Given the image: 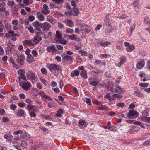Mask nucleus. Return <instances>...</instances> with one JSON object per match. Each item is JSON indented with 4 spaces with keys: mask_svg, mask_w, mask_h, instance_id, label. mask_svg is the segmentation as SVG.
<instances>
[{
    "mask_svg": "<svg viewBox=\"0 0 150 150\" xmlns=\"http://www.w3.org/2000/svg\"><path fill=\"white\" fill-rule=\"evenodd\" d=\"M144 22L146 24L150 23V20L149 17H146L144 18Z\"/></svg>",
    "mask_w": 150,
    "mask_h": 150,
    "instance_id": "nucleus-50",
    "label": "nucleus"
},
{
    "mask_svg": "<svg viewBox=\"0 0 150 150\" xmlns=\"http://www.w3.org/2000/svg\"><path fill=\"white\" fill-rule=\"evenodd\" d=\"M28 29L29 31L31 33H33L34 32V29L31 26L28 27Z\"/></svg>",
    "mask_w": 150,
    "mask_h": 150,
    "instance_id": "nucleus-64",
    "label": "nucleus"
},
{
    "mask_svg": "<svg viewBox=\"0 0 150 150\" xmlns=\"http://www.w3.org/2000/svg\"><path fill=\"white\" fill-rule=\"evenodd\" d=\"M42 38L41 36L39 35H37L34 37L33 40V41L35 44L38 43L41 40Z\"/></svg>",
    "mask_w": 150,
    "mask_h": 150,
    "instance_id": "nucleus-14",
    "label": "nucleus"
},
{
    "mask_svg": "<svg viewBox=\"0 0 150 150\" xmlns=\"http://www.w3.org/2000/svg\"><path fill=\"white\" fill-rule=\"evenodd\" d=\"M47 50L48 52H51L53 54L55 53L57 51L56 47L54 45H51L47 47Z\"/></svg>",
    "mask_w": 150,
    "mask_h": 150,
    "instance_id": "nucleus-9",
    "label": "nucleus"
},
{
    "mask_svg": "<svg viewBox=\"0 0 150 150\" xmlns=\"http://www.w3.org/2000/svg\"><path fill=\"white\" fill-rule=\"evenodd\" d=\"M16 106L15 104L11 105L10 106V109L11 110H15L16 108Z\"/></svg>",
    "mask_w": 150,
    "mask_h": 150,
    "instance_id": "nucleus-60",
    "label": "nucleus"
},
{
    "mask_svg": "<svg viewBox=\"0 0 150 150\" xmlns=\"http://www.w3.org/2000/svg\"><path fill=\"white\" fill-rule=\"evenodd\" d=\"M25 43L29 45L30 46H33L34 44H33L30 40H27L24 41Z\"/></svg>",
    "mask_w": 150,
    "mask_h": 150,
    "instance_id": "nucleus-40",
    "label": "nucleus"
},
{
    "mask_svg": "<svg viewBox=\"0 0 150 150\" xmlns=\"http://www.w3.org/2000/svg\"><path fill=\"white\" fill-rule=\"evenodd\" d=\"M35 18L34 16L33 15L29 16L28 17V19L29 21H32Z\"/></svg>",
    "mask_w": 150,
    "mask_h": 150,
    "instance_id": "nucleus-58",
    "label": "nucleus"
},
{
    "mask_svg": "<svg viewBox=\"0 0 150 150\" xmlns=\"http://www.w3.org/2000/svg\"><path fill=\"white\" fill-rule=\"evenodd\" d=\"M85 101L89 105H91V99L89 98H86Z\"/></svg>",
    "mask_w": 150,
    "mask_h": 150,
    "instance_id": "nucleus-44",
    "label": "nucleus"
},
{
    "mask_svg": "<svg viewBox=\"0 0 150 150\" xmlns=\"http://www.w3.org/2000/svg\"><path fill=\"white\" fill-rule=\"evenodd\" d=\"M66 32L67 33L72 34L74 33L73 29L70 28H67L66 30Z\"/></svg>",
    "mask_w": 150,
    "mask_h": 150,
    "instance_id": "nucleus-41",
    "label": "nucleus"
},
{
    "mask_svg": "<svg viewBox=\"0 0 150 150\" xmlns=\"http://www.w3.org/2000/svg\"><path fill=\"white\" fill-rule=\"evenodd\" d=\"M24 114V111L23 110L21 109L18 110L17 113V115L20 117L22 116Z\"/></svg>",
    "mask_w": 150,
    "mask_h": 150,
    "instance_id": "nucleus-31",
    "label": "nucleus"
},
{
    "mask_svg": "<svg viewBox=\"0 0 150 150\" xmlns=\"http://www.w3.org/2000/svg\"><path fill=\"white\" fill-rule=\"evenodd\" d=\"M42 83L44 84L46 86H49V83L45 79L42 78L40 79Z\"/></svg>",
    "mask_w": 150,
    "mask_h": 150,
    "instance_id": "nucleus-28",
    "label": "nucleus"
},
{
    "mask_svg": "<svg viewBox=\"0 0 150 150\" xmlns=\"http://www.w3.org/2000/svg\"><path fill=\"white\" fill-rule=\"evenodd\" d=\"M63 62L68 64L69 62H73V58L71 56H69L65 54H63L62 55Z\"/></svg>",
    "mask_w": 150,
    "mask_h": 150,
    "instance_id": "nucleus-2",
    "label": "nucleus"
},
{
    "mask_svg": "<svg viewBox=\"0 0 150 150\" xmlns=\"http://www.w3.org/2000/svg\"><path fill=\"white\" fill-rule=\"evenodd\" d=\"M81 30L82 31H84L86 33H88L89 32V30L88 28V26L86 25H81Z\"/></svg>",
    "mask_w": 150,
    "mask_h": 150,
    "instance_id": "nucleus-21",
    "label": "nucleus"
},
{
    "mask_svg": "<svg viewBox=\"0 0 150 150\" xmlns=\"http://www.w3.org/2000/svg\"><path fill=\"white\" fill-rule=\"evenodd\" d=\"M35 32L36 33L38 34H40L43 33L42 31L40 29V27L39 28L38 27H35Z\"/></svg>",
    "mask_w": 150,
    "mask_h": 150,
    "instance_id": "nucleus-23",
    "label": "nucleus"
},
{
    "mask_svg": "<svg viewBox=\"0 0 150 150\" xmlns=\"http://www.w3.org/2000/svg\"><path fill=\"white\" fill-rule=\"evenodd\" d=\"M47 18L48 21L49 22L51 23H52V22H53V18L52 16H47Z\"/></svg>",
    "mask_w": 150,
    "mask_h": 150,
    "instance_id": "nucleus-49",
    "label": "nucleus"
},
{
    "mask_svg": "<svg viewBox=\"0 0 150 150\" xmlns=\"http://www.w3.org/2000/svg\"><path fill=\"white\" fill-rule=\"evenodd\" d=\"M145 65V61L144 59H141L137 62L136 67L138 69H141Z\"/></svg>",
    "mask_w": 150,
    "mask_h": 150,
    "instance_id": "nucleus-7",
    "label": "nucleus"
},
{
    "mask_svg": "<svg viewBox=\"0 0 150 150\" xmlns=\"http://www.w3.org/2000/svg\"><path fill=\"white\" fill-rule=\"evenodd\" d=\"M113 83L111 81H108L106 83L105 87L108 91L114 92L115 91L113 90Z\"/></svg>",
    "mask_w": 150,
    "mask_h": 150,
    "instance_id": "nucleus-5",
    "label": "nucleus"
},
{
    "mask_svg": "<svg viewBox=\"0 0 150 150\" xmlns=\"http://www.w3.org/2000/svg\"><path fill=\"white\" fill-rule=\"evenodd\" d=\"M66 35H67L69 37V39L71 40H74L77 42H79L80 40V39L76 34Z\"/></svg>",
    "mask_w": 150,
    "mask_h": 150,
    "instance_id": "nucleus-8",
    "label": "nucleus"
},
{
    "mask_svg": "<svg viewBox=\"0 0 150 150\" xmlns=\"http://www.w3.org/2000/svg\"><path fill=\"white\" fill-rule=\"evenodd\" d=\"M57 48L59 50H63V46L59 45H57Z\"/></svg>",
    "mask_w": 150,
    "mask_h": 150,
    "instance_id": "nucleus-63",
    "label": "nucleus"
},
{
    "mask_svg": "<svg viewBox=\"0 0 150 150\" xmlns=\"http://www.w3.org/2000/svg\"><path fill=\"white\" fill-rule=\"evenodd\" d=\"M81 75L85 79L87 78V72L86 71H83L81 73Z\"/></svg>",
    "mask_w": 150,
    "mask_h": 150,
    "instance_id": "nucleus-34",
    "label": "nucleus"
},
{
    "mask_svg": "<svg viewBox=\"0 0 150 150\" xmlns=\"http://www.w3.org/2000/svg\"><path fill=\"white\" fill-rule=\"evenodd\" d=\"M18 9L17 5L15 4L11 6V9L14 11H16Z\"/></svg>",
    "mask_w": 150,
    "mask_h": 150,
    "instance_id": "nucleus-33",
    "label": "nucleus"
},
{
    "mask_svg": "<svg viewBox=\"0 0 150 150\" xmlns=\"http://www.w3.org/2000/svg\"><path fill=\"white\" fill-rule=\"evenodd\" d=\"M78 52L82 56H87V52L82 50H80Z\"/></svg>",
    "mask_w": 150,
    "mask_h": 150,
    "instance_id": "nucleus-26",
    "label": "nucleus"
},
{
    "mask_svg": "<svg viewBox=\"0 0 150 150\" xmlns=\"http://www.w3.org/2000/svg\"><path fill=\"white\" fill-rule=\"evenodd\" d=\"M15 4L14 2L13 1H11L8 2L7 4L8 6H12Z\"/></svg>",
    "mask_w": 150,
    "mask_h": 150,
    "instance_id": "nucleus-45",
    "label": "nucleus"
},
{
    "mask_svg": "<svg viewBox=\"0 0 150 150\" xmlns=\"http://www.w3.org/2000/svg\"><path fill=\"white\" fill-rule=\"evenodd\" d=\"M86 124L85 121L82 119L80 120L78 123V125L79 127L80 126V125H84Z\"/></svg>",
    "mask_w": 150,
    "mask_h": 150,
    "instance_id": "nucleus-35",
    "label": "nucleus"
},
{
    "mask_svg": "<svg viewBox=\"0 0 150 150\" xmlns=\"http://www.w3.org/2000/svg\"><path fill=\"white\" fill-rule=\"evenodd\" d=\"M116 92L118 93H121L122 92L121 88L119 86L115 88Z\"/></svg>",
    "mask_w": 150,
    "mask_h": 150,
    "instance_id": "nucleus-38",
    "label": "nucleus"
},
{
    "mask_svg": "<svg viewBox=\"0 0 150 150\" xmlns=\"http://www.w3.org/2000/svg\"><path fill=\"white\" fill-rule=\"evenodd\" d=\"M25 57L23 54H21L18 56V61L20 64L23 65L24 64V59Z\"/></svg>",
    "mask_w": 150,
    "mask_h": 150,
    "instance_id": "nucleus-12",
    "label": "nucleus"
},
{
    "mask_svg": "<svg viewBox=\"0 0 150 150\" xmlns=\"http://www.w3.org/2000/svg\"><path fill=\"white\" fill-rule=\"evenodd\" d=\"M47 67L49 70L51 71L53 70L60 71L61 70V66L59 65H57L55 63L48 64Z\"/></svg>",
    "mask_w": 150,
    "mask_h": 150,
    "instance_id": "nucleus-1",
    "label": "nucleus"
},
{
    "mask_svg": "<svg viewBox=\"0 0 150 150\" xmlns=\"http://www.w3.org/2000/svg\"><path fill=\"white\" fill-rule=\"evenodd\" d=\"M103 127L105 129L108 128L110 131L113 130V128L111 126H104Z\"/></svg>",
    "mask_w": 150,
    "mask_h": 150,
    "instance_id": "nucleus-56",
    "label": "nucleus"
},
{
    "mask_svg": "<svg viewBox=\"0 0 150 150\" xmlns=\"http://www.w3.org/2000/svg\"><path fill=\"white\" fill-rule=\"evenodd\" d=\"M112 96L115 98H121L122 97V96L119 94H115L112 95Z\"/></svg>",
    "mask_w": 150,
    "mask_h": 150,
    "instance_id": "nucleus-55",
    "label": "nucleus"
},
{
    "mask_svg": "<svg viewBox=\"0 0 150 150\" xmlns=\"http://www.w3.org/2000/svg\"><path fill=\"white\" fill-rule=\"evenodd\" d=\"M38 18L40 21H43L45 19V17L42 15L41 13H37Z\"/></svg>",
    "mask_w": 150,
    "mask_h": 150,
    "instance_id": "nucleus-17",
    "label": "nucleus"
},
{
    "mask_svg": "<svg viewBox=\"0 0 150 150\" xmlns=\"http://www.w3.org/2000/svg\"><path fill=\"white\" fill-rule=\"evenodd\" d=\"M134 94L136 96L140 97H142V94L136 91H134Z\"/></svg>",
    "mask_w": 150,
    "mask_h": 150,
    "instance_id": "nucleus-46",
    "label": "nucleus"
},
{
    "mask_svg": "<svg viewBox=\"0 0 150 150\" xmlns=\"http://www.w3.org/2000/svg\"><path fill=\"white\" fill-rule=\"evenodd\" d=\"M20 146L22 147L25 148L27 146L26 142L24 141H21Z\"/></svg>",
    "mask_w": 150,
    "mask_h": 150,
    "instance_id": "nucleus-32",
    "label": "nucleus"
},
{
    "mask_svg": "<svg viewBox=\"0 0 150 150\" xmlns=\"http://www.w3.org/2000/svg\"><path fill=\"white\" fill-rule=\"evenodd\" d=\"M57 25L58 27L60 29H62L64 27L63 24L60 22H59L58 23Z\"/></svg>",
    "mask_w": 150,
    "mask_h": 150,
    "instance_id": "nucleus-48",
    "label": "nucleus"
},
{
    "mask_svg": "<svg viewBox=\"0 0 150 150\" xmlns=\"http://www.w3.org/2000/svg\"><path fill=\"white\" fill-rule=\"evenodd\" d=\"M117 105L118 107H122L124 106L125 104L123 103H117Z\"/></svg>",
    "mask_w": 150,
    "mask_h": 150,
    "instance_id": "nucleus-61",
    "label": "nucleus"
},
{
    "mask_svg": "<svg viewBox=\"0 0 150 150\" xmlns=\"http://www.w3.org/2000/svg\"><path fill=\"white\" fill-rule=\"evenodd\" d=\"M12 135L10 133L7 132L4 135V137L10 140L11 139Z\"/></svg>",
    "mask_w": 150,
    "mask_h": 150,
    "instance_id": "nucleus-22",
    "label": "nucleus"
},
{
    "mask_svg": "<svg viewBox=\"0 0 150 150\" xmlns=\"http://www.w3.org/2000/svg\"><path fill=\"white\" fill-rule=\"evenodd\" d=\"M73 11L74 12V16H77L79 14V11L77 8L75 7Z\"/></svg>",
    "mask_w": 150,
    "mask_h": 150,
    "instance_id": "nucleus-36",
    "label": "nucleus"
},
{
    "mask_svg": "<svg viewBox=\"0 0 150 150\" xmlns=\"http://www.w3.org/2000/svg\"><path fill=\"white\" fill-rule=\"evenodd\" d=\"M101 45L103 46H107L110 45V43L108 41L104 42L101 43Z\"/></svg>",
    "mask_w": 150,
    "mask_h": 150,
    "instance_id": "nucleus-43",
    "label": "nucleus"
},
{
    "mask_svg": "<svg viewBox=\"0 0 150 150\" xmlns=\"http://www.w3.org/2000/svg\"><path fill=\"white\" fill-rule=\"evenodd\" d=\"M37 88L40 89H41L42 88V84L40 83H37Z\"/></svg>",
    "mask_w": 150,
    "mask_h": 150,
    "instance_id": "nucleus-57",
    "label": "nucleus"
},
{
    "mask_svg": "<svg viewBox=\"0 0 150 150\" xmlns=\"http://www.w3.org/2000/svg\"><path fill=\"white\" fill-rule=\"evenodd\" d=\"M20 13L21 14L23 15H25L27 14V13L26 12L25 10L23 9H21Z\"/></svg>",
    "mask_w": 150,
    "mask_h": 150,
    "instance_id": "nucleus-62",
    "label": "nucleus"
},
{
    "mask_svg": "<svg viewBox=\"0 0 150 150\" xmlns=\"http://www.w3.org/2000/svg\"><path fill=\"white\" fill-rule=\"evenodd\" d=\"M107 23L106 22L105 24L106 26L105 27V29L108 32H109L112 30V26L111 25V22L108 20Z\"/></svg>",
    "mask_w": 150,
    "mask_h": 150,
    "instance_id": "nucleus-11",
    "label": "nucleus"
},
{
    "mask_svg": "<svg viewBox=\"0 0 150 150\" xmlns=\"http://www.w3.org/2000/svg\"><path fill=\"white\" fill-rule=\"evenodd\" d=\"M34 58L31 54L28 55L27 56V61L29 63H31L33 62Z\"/></svg>",
    "mask_w": 150,
    "mask_h": 150,
    "instance_id": "nucleus-15",
    "label": "nucleus"
},
{
    "mask_svg": "<svg viewBox=\"0 0 150 150\" xmlns=\"http://www.w3.org/2000/svg\"><path fill=\"white\" fill-rule=\"evenodd\" d=\"M19 35L17 34H14L13 35L11 36V39L13 41H15L17 40L16 36L18 37Z\"/></svg>",
    "mask_w": 150,
    "mask_h": 150,
    "instance_id": "nucleus-47",
    "label": "nucleus"
},
{
    "mask_svg": "<svg viewBox=\"0 0 150 150\" xmlns=\"http://www.w3.org/2000/svg\"><path fill=\"white\" fill-rule=\"evenodd\" d=\"M12 24L15 25H17L18 24V22L17 20H13L12 21Z\"/></svg>",
    "mask_w": 150,
    "mask_h": 150,
    "instance_id": "nucleus-53",
    "label": "nucleus"
},
{
    "mask_svg": "<svg viewBox=\"0 0 150 150\" xmlns=\"http://www.w3.org/2000/svg\"><path fill=\"white\" fill-rule=\"evenodd\" d=\"M27 134L25 132H22L21 134V137L22 138L24 139Z\"/></svg>",
    "mask_w": 150,
    "mask_h": 150,
    "instance_id": "nucleus-54",
    "label": "nucleus"
},
{
    "mask_svg": "<svg viewBox=\"0 0 150 150\" xmlns=\"http://www.w3.org/2000/svg\"><path fill=\"white\" fill-rule=\"evenodd\" d=\"M137 114V112L135 110L134 111H130L129 115H128V117L130 119L131 118L129 117V116L132 117L134 116Z\"/></svg>",
    "mask_w": 150,
    "mask_h": 150,
    "instance_id": "nucleus-24",
    "label": "nucleus"
},
{
    "mask_svg": "<svg viewBox=\"0 0 150 150\" xmlns=\"http://www.w3.org/2000/svg\"><path fill=\"white\" fill-rule=\"evenodd\" d=\"M148 83H139V85L141 87H146L148 86Z\"/></svg>",
    "mask_w": 150,
    "mask_h": 150,
    "instance_id": "nucleus-51",
    "label": "nucleus"
},
{
    "mask_svg": "<svg viewBox=\"0 0 150 150\" xmlns=\"http://www.w3.org/2000/svg\"><path fill=\"white\" fill-rule=\"evenodd\" d=\"M120 60L117 66L119 67H120L122 66V65L126 62V57L125 56H122V57L120 58Z\"/></svg>",
    "mask_w": 150,
    "mask_h": 150,
    "instance_id": "nucleus-16",
    "label": "nucleus"
},
{
    "mask_svg": "<svg viewBox=\"0 0 150 150\" xmlns=\"http://www.w3.org/2000/svg\"><path fill=\"white\" fill-rule=\"evenodd\" d=\"M105 98L107 99H109L110 100H114V98H113L112 99V98L111 96L110 93H107L106 94V95L105 96Z\"/></svg>",
    "mask_w": 150,
    "mask_h": 150,
    "instance_id": "nucleus-27",
    "label": "nucleus"
},
{
    "mask_svg": "<svg viewBox=\"0 0 150 150\" xmlns=\"http://www.w3.org/2000/svg\"><path fill=\"white\" fill-rule=\"evenodd\" d=\"M42 24L38 22V21H36L34 23H33V25L35 27H38L39 26L41 28V27L42 26Z\"/></svg>",
    "mask_w": 150,
    "mask_h": 150,
    "instance_id": "nucleus-29",
    "label": "nucleus"
},
{
    "mask_svg": "<svg viewBox=\"0 0 150 150\" xmlns=\"http://www.w3.org/2000/svg\"><path fill=\"white\" fill-rule=\"evenodd\" d=\"M41 28L43 31L48 30L50 27V24L47 22H44L42 23Z\"/></svg>",
    "mask_w": 150,
    "mask_h": 150,
    "instance_id": "nucleus-6",
    "label": "nucleus"
},
{
    "mask_svg": "<svg viewBox=\"0 0 150 150\" xmlns=\"http://www.w3.org/2000/svg\"><path fill=\"white\" fill-rule=\"evenodd\" d=\"M21 87L25 91H28L31 87L32 85L29 81L24 82L22 85H20Z\"/></svg>",
    "mask_w": 150,
    "mask_h": 150,
    "instance_id": "nucleus-4",
    "label": "nucleus"
},
{
    "mask_svg": "<svg viewBox=\"0 0 150 150\" xmlns=\"http://www.w3.org/2000/svg\"><path fill=\"white\" fill-rule=\"evenodd\" d=\"M6 51L8 53H11L14 50V48L12 47H7Z\"/></svg>",
    "mask_w": 150,
    "mask_h": 150,
    "instance_id": "nucleus-39",
    "label": "nucleus"
},
{
    "mask_svg": "<svg viewBox=\"0 0 150 150\" xmlns=\"http://www.w3.org/2000/svg\"><path fill=\"white\" fill-rule=\"evenodd\" d=\"M41 71L42 74L45 75H47V69L45 68H42L41 69Z\"/></svg>",
    "mask_w": 150,
    "mask_h": 150,
    "instance_id": "nucleus-37",
    "label": "nucleus"
},
{
    "mask_svg": "<svg viewBox=\"0 0 150 150\" xmlns=\"http://www.w3.org/2000/svg\"><path fill=\"white\" fill-rule=\"evenodd\" d=\"M60 43L63 45H66L67 43V42L64 39H61L59 40Z\"/></svg>",
    "mask_w": 150,
    "mask_h": 150,
    "instance_id": "nucleus-42",
    "label": "nucleus"
},
{
    "mask_svg": "<svg viewBox=\"0 0 150 150\" xmlns=\"http://www.w3.org/2000/svg\"><path fill=\"white\" fill-rule=\"evenodd\" d=\"M64 23L66 24V25H68L70 27H73V23L72 21L70 20L65 21Z\"/></svg>",
    "mask_w": 150,
    "mask_h": 150,
    "instance_id": "nucleus-18",
    "label": "nucleus"
},
{
    "mask_svg": "<svg viewBox=\"0 0 150 150\" xmlns=\"http://www.w3.org/2000/svg\"><path fill=\"white\" fill-rule=\"evenodd\" d=\"M98 84V82L95 81H91L90 83V84L93 86H96Z\"/></svg>",
    "mask_w": 150,
    "mask_h": 150,
    "instance_id": "nucleus-59",
    "label": "nucleus"
},
{
    "mask_svg": "<svg viewBox=\"0 0 150 150\" xmlns=\"http://www.w3.org/2000/svg\"><path fill=\"white\" fill-rule=\"evenodd\" d=\"M43 9L42 11V13L45 15H47L50 13V11L49 10L48 6L46 4L43 5Z\"/></svg>",
    "mask_w": 150,
    "mask_h": 150,
    "instance_id": "nucleus-10",
    "label": "nucleus"
},
{
    "mask_svg": "<svg viewBox=\"0 0 150 150\" xmlns=\"http://www.w3.org/2000/svg\"><path fill=\"white\" fill-rule=\"evenodd\" d=\"M63 113V110L62 109H59L58 111L57 112L56 114V115L58 117H61Z\"/></svg>",
    "mask_w": 150,
    "mask_h": 150,
    "instance_id": "nucleus-25",
    "label": "nucleus"
},
{
    "mask_svg": "<svg viewBox=\"0 0 150 150\" xmlns=\"http://www.w3.org/2000/svg\"><path fill=\"white\" fill-rule=\"evenodd\" d=\"M56 37L58 39V40L62 39L63 37L62 36V33L59 31L57 30L56 31Z\"/></svg>",
    "mask_w": 150,
    "mask_h": 150,
    "instance_id": "nucleus-19",
    "label": "nucleus"
},
{
    "mask_svg": "<svg viewBox=\"0 0 150 150\" xmlns=\"http://www.w3.org/2000/svg\"><path fill=\"white\" fill-rule=\"evenodd\" d=\"M79 75V71L78 70L74 71L71 73V76L72 77L77 76Z\"/></svg>",
    "mask_w": 150,
    "mask_h": 150,
    "instance_id": "nucleus-20",
    "label": "nucleus"
},
{
    "mask_svg": "<svg viewBox=\"0 0 150 150\" xmlns=\"http://www.w3.org/2000/svg\"><path fill=\"white\" fill-rule=\"evenodd\" d=\"M31 53L35 57H37V56L38 55V54L37 53V51L35 50H33L31 52Z\"/></svg>",
    "mask_w": 150,
    "mask_h": 150,
    "instance_id": "nucleus-52",
    "label": "nucleus"
},
{
    "mask_svg": "<svg viewBox=\"0 0 150 150\" xmlns=\"http://www.w3.org/2000/svg\"><path fill=\"white\" fill-rule=\"evenodd\" d=\"M66 10L68 11H65V14L67 16H71L72 15V13L71 11V7L68 4H67L66 6Z\"/></svg>",
    "mask_w": 150,
    "mask_h": 150,
    "instance_id": "nucleus-13",
    "label": "nucleus"
},
{
    "mask_svg": "<svg viewBox=\"0 0 150 150\" xmlns=\"http://www.w3.org/2000/svg\"><path fill=\"white\" fill-rule=\"evenodd\" d=\"M27 77L32 82H36L38 80V78L35 74L31 71L29 72L27 74Z\"/></svg>",
    "mask_w": 150,
    "mask_h": 150,
    "instance_id": "nucleus-3",
    "label": "nucleus"
},
{
    "mask_svg": "<svg viewBox=\"0 0 150 150\" xmlns=\"http://www.w3.org/2000/svg\"><path fill=\"white\" fill-rule=\"evenodd\" d=\"M135 48V47L134 45H130L127 48V51L128 52H130L133 50Z\"/></svg>",
    "mask_w": 150,
    "mask_h": 150,
    "instance_id": "nucleus-30",
    "label": "nucleus"
}]
</instances>
